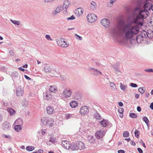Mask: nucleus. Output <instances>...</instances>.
<instances>
[{
    "label": "nucleus",
    "mask_w": 153,
    "mask_h": 153,
    "mask_svg": "<svg viewBox=\"0 0 153 153\" xmlns=\"http://www.w3.org/2000/svg\"><path fill=\"white\" fill-rule=\"evenodd\" d=\"M139 12V11H135V8L134 10V14L135 18L132 22L127 24H125L123 21H120L118 26V29L121 33L125 34L124 37L127 39H131L133 36L137 34L139 32V28L137 25L131 26L132 24H134L138 25H143V21L144 19H137V17Z\"/></svg>",
    "instance_id": "nucleus-1"
},
{
    "label": "nucleus",
    "mask_w": 153,
    "mask_h": 153,
    "mask_svg": "<svg viewBox=\"0 0 153 153\" xmlns=\"http://www.w3.org/2000/svg\"><path fill=\"white\" fill-rule=\"evenodd\" d=\"M151 0H146L143 6V9H142L141 4L140 2L138 4V6L135 8V11H139L137 17V19H144L146 18L149 14V11L151 10L153 11V4L151 3Z\"/></svg>",
    "instance_id": "nucleus-2"
},
{
    "label": "nucleus",
    "mask_w": 153,
    "mask_h": 153,
    "mask_svg": "<svg viewBox=\"0 0 153 153\" xmlns=\"http://www.w3.org/2000/svg\"><path fill=\"white\" fill-rule=\"evenodd\" d=\"M87 18L88 22L92 23L96 21L97 19V17L94 14L89 13L87 16Z\"/></svg>",
    "instance_id": "nucleus-3"
},
{
    "label": "nucleus",
    "mask_w": 153,
    "mask_h": 153,
    "mask_svg": "<svg viewBox=\"0 0 153 153\" xmlns=\"http://www.w3.org/2000/svg\"><path fill=\"white\" fill-rule=\"evenodd\" d=\"M72 94V90L70 88H65L64 89L63 95L65 98H68L70 97Z\"/></svg>",
    "instance_id": "nucleus-4"
},
{
    "label": "nucleus",
    "mask_w": 153,
    "mask_h": 153,
    "mask_svg": "<svg viewBox=\"0 0 153 153\" xmlns=\"http://www.w3.org/2000/svg\"><path fill=\"white\" fill-rule=\"evenodd\" d=\"M146 35L145 33H142L141 34L138 35L136 37V41L138 43H141L143 41L144 38H146Z\"/></svg>",
    "instance_id": "nucleus-5"
},
{
    "label": "nucleus",
    "mask_w": 153,
    "mask_h": 153,
    "mask_svg": "<svg viewBox=\"0 0 153 153\" xmlns=\"http://www.w3.org/2000/svg\"><path fill=\"white\" fill-rule=\"evenodd\" d=\"M88 108L86 106L82 107L80 110V113L82 115L87 114L89 112Z\"/></svg>",
    "instance_id": "nucleus-6"
},
{
    "label": "nucleus",
    "mask_w": 153,
    "mask_h": 153,
    "mask_svg": "<svg viewBox=\"0 0 153 153\" xmlns=\"http://www.w3.org/2000/svg\"><path fill=\"white\" fill-rule=\"evenodd\" d=\"M100 124L102 127H106L111 126H112L111 124L109 122L108 120L104 119L100 122Z\"/></svg>",
    "instance_id": "nucleus-7"
},
{
    "label": "nucleus",
    "mask_w": 153,
    "mask_h": 153,
    "mask_svg": "<svg viewBox=\"0 0 153 153\" xmlns=\"http://www.w3.org/2000/svg\"><path fill=\"white\" fill-rule=\"evenodd\" d=\"M105 132L104 131L100 130L97 131L95 134V136L98 139H101L103 138L105 135Z\"/></svg>",
    "instance_id": "nucleus-8"
},
{
    "label": "nucleus",
    "mask_w": 153,
    "mask_h": 153,
    "mask_svg": "<svg viewBox=\"0 0 153 153\" xmlns=\"http://www.w3.org/2000/svg\"><path fill=\"white\" fill-rule=\"evenodd\" d=\"M90 68V70H92L91 71V73L94 75L97 76L102 75V72L99 70L92 68Z\"/></svg>",
    "instance_id": "nucleus-9"
},
{
    "label": "nucleus",
    "mask_w": 153,
    "mask_h": 153,
    "mask_svg": "<svg viewBox=\"0 0 153 153\" xmlns=\"http://www.w3.org/2000/svg\"><path fill=\"white\" fill-rule=\"evenodd\" d=\"M44 99L48 100H50L52 98V96L50 92L47 91L44 93L43 94Z\"/></svg>",
    "instance_id": "nucleus-10"
},
{
    "label": "nucleus",
    "mask_w": 153,
    "mask_h": 153,
    "mask_svg": "<svg viewBox=\"0 0 153 153\" xmlns=\"http://www.w3.org/2000/svg\"><path fill=\"white\" fill-rule=\"evenodd\" d=\"M16 94L17 96H20L23 95L24 90L21 86H19L16 89Z\"/></svg>",
    "instance_id": "nucleus-11"
},
{
    "label": "nucleus",
    "mask_w": 153,
    "mask_h": 153,
    "mask_svg": "<svg viewBox=\"0 0 153 153\" xmlns=\"http://www.w3.org/2000/svg\"><path fill=\"white\" fill-rule=\"evenodd\" d=\"M111 34L113 37H116L118 35V31L116 27L112 28L110 31Z\"/></svg>",
    "instance_id": "nucleus-12"
},
{
    "label": "nucleus",
    "mask_w": 153,
    "mask_h": 153,
    "mask_svg": "<svg viewBox=\"0 0 153 153\" xmlns=\"http://www.w3.org/2000/svg\"><path fill=\"white\" fill-rule=\"evenodd\" d=\"M101 24L106 27H108L109 26L110 22L109 20L105 19H102L101 22Z\"/></svg>",
    "instance_id": "nucleus-13"
},
{
    "label": "nucleus",
    "mask_w": 153,
    "mask_h": 153,
    "mask_svg": "<svg viewBox=\"0 0 153 153\" xmlns=\"http://www.w3.org/2000/svg\"><path fill=\"white\" fill-rule=\"evenodd\" d=\"M10 124L9 122L6 121L2 124V127L3 129L5 131H7L9 130Z\"/></svg>",
    "instance_id": "nucleus-14"
},
{
    "label": "nucleus",
    "mask_w": 153,
    "mask_h": 153,
    "mask_svg": "<svg viewBox=\"0 0 153 153\" xmlns=\"http://www.w3.org/2000/svg\"><path fill=\"white\" fill-rule=\"evenodd\" d=\"M46 110L47 113L50 114H52L54 111L53 107L51 106L46 108Z\"/></svg>",
    "instance_id": "nucleus-15"
},
{
    "label": "nucleus",
    "mask_w": 153,
    "mask_h": 153,
    "mask_svg": "<svg viewBox=\"0 0 153 153\" xmlns=\"http://www.w3.org/2000/svg\"><path fill=\"white\" fill-rule=\"evenodd\" d=\"M62 7H62V5H59L56 8L54 11L53 12V13L54 15H56L60 12V11L62 10Z\"/></svg>",
    "instance_id": "nucleus-16"
},
{
    "label": "nucleus",
    "mask_w": 153,
    "mask_h": 153,
    "mask_svg": "<svg viewBox=\"0 0 153 153\" xmlns=\"http://www.w3.org/2000/svg\"><path fill=\"white\" fill-rule=\"evenodd\" d=\"M77 150H81L83 149L85 147L84 143L81 141L79 142L78 143H77Z\"/></svg>",
    "instance_id": "nucleus-17"
},
{
    "label": "nucleus",
    "mask_w": 153,
    "mask_h": 153,
    "mask_svg": "<svg viewBox=\"0 0 153 153\" xmlns=\"http://www.w3.org/2000/svg\"><path fill=\"white\" fill-rule=\"evenodd\" d=\"M145 33H146V34H147V36L149 38L151 39L152 37H153V29L152 30H148L147 33L146 32H145Z\"/></svg>",
    "instance_id": "nucleus-18"
},
{
    "label": "nucleus",
    "mask_w": 153,
    "mask_h": 153,
    "mask_svg": "<svg viewBox=\"0 0 153 153\" xmlns=\"http://www.w3.org/2000/svg\"><path fill=\"white\" fill-rule=\"evenodd\" d=\"M96 4L94 1H92L91 3V6L90 8L92 10H95L96 8Z\"/></svg>",
    "instance_id": "nucleus-19"
},
{
    "label": "nucleus",
    "mask_w": 153,
    "mask_h": 153,
    "mask_svg": "<svg viewBox=\"0 0 153 153\" xmlns=\"http://www.w3.org/2000/svg\"><path fill=\"white\" fill-rule=\"evenodd\" d=\"M70 105L72 108H75L78 106V103L75 101H72L70 102Z\"/></svg>",
    "instance_id": "nucleus-20"
},
{
    "label": "nucleus",
    "mask_w": 153,
    "mask_h": 153,
    "mask_svg": "<svg viewBox=\"0 0 153 153\" xmlns=\"http://www.w3.org/2000/svg\"><path fill=\"white\" fill-rule=\"evenodd\" d=\"M44 68V69L45 72L49 73L52 72V70H51V68L50 66L47 65H45Z\"/></svg>",
    "instance_id": "nucleus-21"
},
{
    "label": "nucleus",
    "mask_w": 153,
    "mask_h": 153,
    "mask_svg": "<svg viewBox=\"0 0 153 153\" xmlns=\"http://www.w3.org/2000/svg\"><path fill=\"white\" fill-rule=\"evenodd\" d=\"M58 45L63 48H66L69 46L68 43H66L65 41L63 42H59Z\"/></svg>",
    "instance_id": "nucleus-22"
},
{
    "label": "nucleus",
    "mask_w": 153,
    "mask_h": 153,
    "mask_svg": "<svg viewBox=\"0 0 153 153\" xmlns=\"http://www.w3.org/2000/svg\"><path fill=\"white\" fill-rule=\"evenodd\" d=\"M47 118L46 117H43L41 120V125L42 126H45L47 124Z\"/></svg>",
    "instance_id": "nucleus-23"
},
{
    "label": "nucleus",
    "mask_w": 153,
    "mask_h": 153,
    "mask_svg": "<svg viewBox=\"0 0 153 153\" xmlns=\"http://www.w3.org/2000/svg\"><path fill=\"white\" fill-rule=\"evenodd\" d=\"M7 111L9 113L10 115L14 114L15 113V111L11 108H8L7 109Z\"/></svg>",
    "instance_id": "nucleus-24"
},
{
    "label": "nucleus",
    "mask_w": 153,
    "mask_h": 153,
    "mask_svg": "<svg viewBox=\"0 0 153 153\" xmlns=\"http://www.w3.org/2000/svg\"><path fill=\"white\" fill-rule=\"evenodd\" d=\"M46 125H48L49 127H52L53 125L52 120L51 119H48L47 120V124Z\"/></svg>",
    "instance_id": "nucleus-25"
},
{
    "label": "nucleus",
    "mask_w": 153,
    "mask_h": 153,
    "mask_svg": "<svg viewBox=\"0 0 153 153\" xmlns=\"http://www.w3.org/2000/svg\"><path fill=\"white\" fill-rule=\"evenodd\" d=\"M119 63H117L115 65H113V67L115 70V73L116 74H118V72H120V71L118 70L119 67Z\"/></svg>",
    "instance_id": "nucleus-26"
},
{
    "label": "nucleus",
    "mask_w": 153,
    "mask_h": 153,
    "mask_svg": "<svg viewBox=\"0 0 153 153\" xmlns=\"http://www.w3.org/2000/svg\"><path fill=\"white\" fill-rule=\"evenodd\" d=\"M69 148L72 150H77V143L71 145L70 146Z\"/></svg>",
    "instance_id": "nucleus-27"
},
{
    "label": "nucleus",
    "mask_w": 153,
    "mask_h": 153,
    "mask_svg": "<svg viewBox=\"0 0 153 153\" xmlns=\"http://www.w3.org/2000/svg\"><path fill=\"white\" fill-rule=\"evenodd\" d=\"M50 91L53 93H55L57 89L54 86H50L49 88Z\"/></svg>",
    "instance_id": "nucleus-28"
},
{
    "label": "nucleus",
    "mask_w": 153,
    "mask_h": 153,
    "mask_svg": "<svg viewBox=\"0 0 153 153\" xmlns=\"http://www.w3.org/2000/svg\"><path fill=\"white\" fill-rule=\"evenodd\" d=\"M95 140L94 137L93 136H89L88 138V140L91 143H93Z\"/></svg>",
    "instance_id": "nucleus-29"
},
{
    "label": "nucleus",
    "mask_w": 153,
    "mask_h": 153,
    "mask_svg": "<svg viewBox=\"0 0 153 153\" xmlns=\"http://www.w3.org/2000/svg\"><path fill=\"white\" fill-rule=\"evenodd\" d=\"M14 129L16 131H19L22 129L21 126L20 124L16 125L15 126Z\"/></svg>",
    "instance_id": "nucleus-30"
},
{
    "label": "nucleus",
    "mask_w": 153,
    "mask_h": 153,
    "mask_svg": "<svg viewBox=\"0 0 153 153\" xmlns=\"http://www.w3.org/2000/svg\"><path fill=\"white\" fill-rule=\"evenodd\" d=\"M11 22L14 25H20V21H17L15 20H13L12 19H10Z\"/></svg>",
    "instance_id": "nucleus-31"
},
{
    "label": "nucleus",
    "mask_w": 153,
    "mask_h": 153,
    "mask_svg": "<svg viewBox=\"0 0 153 153\" xmlns=\"http://www.w3.org/2000/svg\"><path fill=\"white\" fill-rule=\"evenodd\" d=\"M120 89L123 91H125L126 88V86L124 84H123L122 83H120Z\"/></svg>",
    "instance_id": "nucleus-32"
},
{
    "label": "nucleus",
    "mask_w": 153,
    "mask_h": 153,
    "mask_svg": "<svg viewBox=\"0 0 153 153\" xmlns=\"http://www.w3.org/2000/svg\"><path fill=\"white\" fill-rule=\"evenodd\" d=\"M62 145L64 146L65 148L67 149H69L70 147V144H68L67 143H66L65 142H62Z\"/></svg>",
    "instance_id": "nucleus-33"
},
{
    "label": "nucleus",
    "mask_w": 153,
    "mask_h": 153,
    "mask_svg": "<svg viewBox=\"0 0 153 153\" xmlns=\"http://www.w3.org/2000/svg\"><path fill=\"white\" fill-rule=\"evenodd\" d=\"M129 116L132 118H136L137 117V115L134 113H131L129 114Z\"/></svg>",
    "instance_id": "nucleus-34"
},
{
    "label": "nucleus",
    "mask_w": 153,
    "mask_h": 153,
    "mask_svg": "<svg viewBox=\"0 0 153 153\" xmlns=\"http://www.w3.org/2000/svg\"><path fill=\"white\" fill-rule=\"evenodd\" d=\"M34 147L33 146H27L26 147V150L28 151H31L34 149Z\"/></svg>",
    "instance_id": "nucleus-35"
},
{
    "label": "nucleus",
    "mask_w": 153,
    "mask_h": 153,
    "mask_svg": "<svg viewBox=\"0 0 153 153\" xmlns=\"http://www.w3.org/2000/svg\"><path fill=\"white\" fill-rule=\"evenodd\" d=\"M129 134L128 131H126L123 132V136L124 137H129Z\"/></svg>",
    "instance_id": "nucleus-36"
},
{
    "label": "nucleus",
    "mask_w": 153,
    "mask_h": 153,
    "mask_svg": "<svg viewBox=\"0 0 153 153\" xmlns=\"http://www.w3.org/2000/svg\"><path fill=\"white\" fill-rule=\"evenodd\" d=\"M49 141L52 142L53 143H56L57 142L55 138L53 137H51Z\"/></svg>",
    "instance_id": "nucleus-37"
},
{
    "label": "nucleus",
    "mask_w": 153,
    "mask_h": 153,
    "mask_svg": "<svg viewBox=\"0 0 153 153\" xmlns=\"http://www.w3.org/2000/svg\"><path fill=\"white\" fill-rule=\"evenodd\" d=\"M143 121L148 126L149 122V120L148 118L146 117L145 116L143 118Z\"/></svg>",
    "instance_id": "nucleus-38"
},
{
    "label": "nucleus",
    "mask_w": 153,
    "mask_h": 153,
    "mask_svg": "<svg viewBox=\"0 0 153 153\" xmlns=\"http://www.w3.org/2000/svg\"><path fill=\"white\" fill-rule=\"evenodd\" d=\"M63 4L64 5L69 6L70 5L71 3L69 1L66 0L64 1Z\"/></svg>",
    "instance_id": "nucleus-39"
},
{
    "label": "nucleus",
    "mask_w": 153,
    "mask_h": 153,
    "mask_svg": "<svg viewBox=\"0 0 153 153\" xmlns=\"http://www.w3.org/2000/svg\"><path fill=\"white\" fill-rule=\"evenodd\" d=\"M135 136L137 138H138L140 134L139 131H138L137 129H136L134 132Z\"/></svg>",
    "instance_id": "nucleus-40"
},
{
    "label": "nucleus",
    "mask_w": 153,
    "mask_h": 153,
    "mask_svg": "<svg viewBox=\"0 0 153 153\" xmlns=\"http://www.w3.org/2000/svg\"><path fill=\"white\" fill-rule=\"evenodd\" d=\"M95 116L97 119H101V116L98 113L96 112L95 114Z\"/></svg>",
    "instance_id": "nucleus-41"
},
{
    "label": "nucleus",
    "mask_w": 153,
    "mask_h": 153,
    "mask_svg": "<svg viewBox=\"0 0 153 153\" xmlns=\"http://www.w3.org/2000/svg\"><path fill=\"white\" fill-rule=\"evenodd\" d=\"M145 89H143V88H140L138 89V91L140 92L142 94H143L145 92Z\"/></svg>",
    "instance_id": "nucleus-42"
},
{
    "label": "nucleus",
    "mask_w": 153,
    "mask_h": 153,
    "mask_svg": "<svg viewBox=\"0 0 153 153\" xmlns=\"http://www.w3.org/2000/svg\"><path fill=\"white\" fill-rule=\"evenodd\" d=\"M75 99H78L80 98V96L78 93H76L74 96Z\"/></svg>",
    "instance_id": "nucleus-43"
},
{
    "label": "nucleus",
    "mask_w": 153,
    "mask_h": 153,
    "mask_svg": "<svg viewBox=\"0 0 153 153\" xmlns=\"http://www.w3.org/2000/svg\"><path fill=\"white\" fill-rule=\"evenodd\" d=\"M124 109L123 108H119L118 109V111L120 113H123L124 112Z\"/></svg>",
    "instance_id": "nucleus-44"
},
{
    "label": "nucleus",
    "mask_w": 153,
    "mask_h": 153,
    "mask_svg": "<svg viewBox=\"0 0 153 153\" xmlns=\"http://www.w3.org/2000/svg\"><path fill=\"white\" fill-rule=\"evenodd\" d=\"M19 122V123L20 125L23 124V121L20 118L18 119L16 121V122Z\"/></svg>",
    "instance_id": "nucleus-45"
},
{
    "label": "nucleus",
    "mask_w": 153,
    "mask_h": 153,
    "mask_svg": "<svg viewBox=\"0 0 153 153\" xmlns=\"http://www.w3.org/2000/svg\"><path fill=\"white\" fill-rule=\"evenodd\" d=\"M130 86L134 88H136L137 87V84L133 83H131L130 84Z\"/></svg>",
    "instance_id": "nucleus-46"
},
{
    "label": "nucleus",
    "mask_w": 153,
    "mask_h": 153,
    "mask_svg": "<svg viewBox=\"0 0 153 153\" xmlns=\"http://www.w3.org/2000/svg\"><path fill=\"white\" fill-rule=\"evenodd\" d=\"M72 117V114H68L67 115V116L66 117V119H70Z\"/></svg>",
    "instance_id": "nucleus-47"
},
{
    "label": "nucleus",
    "mask_w": 153,
    "mask_h": 153,
    "mask_svg": "<svg viewBox=\"0 0 153 153\" xmlns=\"http://www.w3.org/2000/svg\"><path fill=\"white\" fill-rule=\"evenodd\" d=\"M140 143L142 144L143 146L145 148H146V146L145 145V143L143 142V141L142 140V139H141L140 141Z\"/></svg>",
    "instance_id": "nucleus-48"
},
{
    "label": "nucleus",
    "mask_w": 153,
    "mask_h": 153,
    "mask_svg": "<svg viewBox=\"0 0 153 153\" xmlns=\"http://www.w3.org/2000/svg\"><path fill=\"white\" fill-rule=\"evenodd\" d=\"M145 71L148 72H153V69H149L145 70Z\"/></svg>",
    "instance_id": "nucleus-49"
},
{
    "label": "nucleus",
    "mask_w": 153,
    "mask_h": 153,
    "mask_svg": "<svg viewBox=\"0 0 153 153\" xmlns=\"http://www.w3.org/2000/svg\"><path fill=\"white\" fill-rule=\"evenodd\" d=\"M75 18L74 16L72 15L71 17H69L67 18V19L68 20H73L75 19Z\"/></svg>",
    "instance_id": "nucleus-50"
},
{
    "label": "nucleus",
    "mask_w": 153,
    "mask_h": 153,
    "mask_svg": "<svg viewBox=\"0 0 153 153\" xmlns=\"http://www.w3.org/2000/svg\"><path fill=\"white\" fill-rule=\"evenodd\" d=\"M76 38L77 39H79L80 40H81L82 39V37L77 34H76Z\"/></svg>",
    "instance_id": "nucleus-51"
},
{
    "label": "nucleus",
    "mask_w": 153,
    "mask_h": 153,
    "mask_svg": "<svg viewBox=\"0 0 153 153\" xmlns=\"http://www.w3.org/2000/svg\"><path fill=\"white\" fill-rule=\"evenodd\" d=\"M45 37L48 40L50 39L51 40H52V39L51 38L50 36L48 35H46L45 36Z\"/></svg>",
    "instance_id": "nucleus-52"
},
{
    "label": "nucleus",
    "mask_w": 153,
    "mask_h": 153,
    "mask_svg": "<svg viewBox=\"0 0 153 153\" xmlns=\"http://www.w3.org/2000/svg\"><path fill=\"white\" fill-rule=\"evenodd\" d=\"M113 4V3L110 1L109 3H108L107 4V6L108 7H111L112 6Z\"/></svg>",
    "instance_id": "nucleus-53"
},
{
    "label": "nucleus",
    "mask_w": 153,
    "mask_h": 153,
    "mask_svg": "<svg viewBox=\"0 0 153 153\" xmlns=\"http://www.w3.org/2000/svg\"><path fill=\"white\" fill-rule=\"evenodd\" d=\"M62 7H63L62 8V10L64 9H67L69 7V6H66L65 5H64V4H63V6H62Z\"/></svg>",
    "instance_id": "nucleus-54"
},
{
    "label": "nucleus",
    "mask_w": 153,
    "mask_h": 153,
    "mask_svg": "<svg viewBox=\"0 0 153 153\" xmlns=\"http://www.w3.org/2000/svg\"><path fill=\"white\" fill-rule=\"evenodd\" d=\"M25 77L27 79L29 80H31V78L28 77L26 75H24Z\"/></svg>",
    "instance_id": "nucleus-55"
},
{
    "label": "nucleus",
    "mask_w": 153,
    "mask_h": 153,
    "mask_svg": "<svg viewBox=\"0 0 153 153\" xmlns=\"http://www.w3.org/2000/svg\"><path fill=\"white\" fill-rule=\"evenodd\" d=\"M52 71V73H53L54 74H55V73L58 74V71H57L54 69H53L51 71V72Z\"/></svg>",
    "instance_id": "nucleus-56"
},
{
    "label": "nucleus",
    "mask_w": 153,
    "mask_h": 153,
    "mask_svg": "<svg viewBox=\"0 0 153 153\" xmlns=\"http://www.w3.org/2000/svg\"><path fill=\"white\" fill-rule=\"evenodd\" d=\"M137 150L139 153H143V150L140 148H137Z\"/></svg>",
    "instance_id": "nucleus-57"
},
{
    "label": "nucleus",
    "mask_w": 153,
    "mask_h": 153,
    "mask_svg": "<svg viewBox=\"0 0 153 153\" xmlns=\"http://www.w3.org/2000/svg\"><path fill=\"white\" fill-rule=\"evenodd\" d=\"M55 0H44V1L46 2H51L54 1Z\"/></svg>",
    "instance_id": "nucleus-58"
},
{
    "label": "nucleus",
    "mask_w": 153,
    "mask_h": 153,
    "mask_svg": "<svg viewBox=\"0 0 153 153\" xmlns=\"http://www.w3.org/2000/svg\"><path fill=\"white\" fill-rule=\"evenodd\" d=\"M118 153H125V151L124 150H120L118 151Z\"/></svg>",
    "instance_id": "nucleus-59"
},
{
    "label": "nucleus",
    "mask_w": 153,
    "mask_h": 153,
    "mask_svg": "<svg viewBox=\"0 0 153 153\" xmlns=\"http://www.w3.org/2000/svg\"><path fill=\"white\" fill-rule=\"evenodd\" d=\"M131 145L133 146H135L136 145L135 143L133 140L131 141Z\"/></svg>",
    "instance_id": "nucleus-60"
},
{
    "label": "nucleus",
    "mask_w": 153,
    "mask_h": 153,
    "mask_svg": "<svg viewBox=\"0 0 153 153\" xmlns=\"http://www.w3.org/2000/svg\"><path fill=\"white\" fill-rule=\"evenodd\" d=\"M118 104L119 106L122 107L123 106V104L121 102H119L118 103Z\"/></svg>",
    "instance_id": "nucleus-61"
},
{
    "label": "nucleus",
    "mask_w": 153,
    "mask_h": 153,
    "mask_svg": "<svg viewBox=\"0 0 153 153\" xmlns=\"http://www.w3.org/2000/svg\"><path fill=\"white\" fill-rule=\"evenodd\" d=\"M137 110L138 112H140L141 110V108L140 106H138L137 107Z\"/></svg>",
    "instance_id": "nucleus-62"
},
{
    "label": "nucleus",
    "mask_w": 153,
    "mask_h": 153,
    "mask_svg": "<svg viewBox=\"0 0 153 153\" xmlns=\"http://www.w3.org/2000/svg\"><path fill=\"white\" fill-rule=\"evenodd\" d=\"M18 69L24 72L25 71V69L22 68L21 67L19 68Z\"/></svg>",
    "instance_id": "nucleus-63"
},
{
    "label": "nucleus",
    "mask_w": 153,
    "mask_h": 153,
    "mask_svg": "<svg viewBox=\"0 0 153 153\" xmlns=\"http://www.w3.org/2000/svg\"><path fill=\"white\" fill-rule=\"evenodd\" d=\"M150 108L152 110H153V102H152L151 103L150 105Z\"/></svg>",
    "instance_id": "nucleus-64"
}]
</instances>
